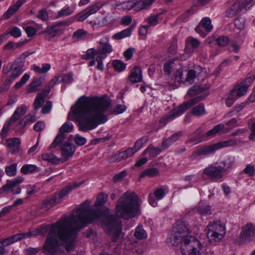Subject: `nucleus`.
Instances as JSON below:
<instances>
[{"instance_id":"nucleus-1","label":"nucleus","mask_w":255,"mask_h":255,"mask_svg":"<svg viewBox=\"0 0 255 255\" xmlns=\"http://www.w3.org/2000/svg\"><path fill=\"white\" fill-rule=\"evenodd\" d=\"M98 219L99 217L90 209V202L86 201L68 217L62 218L51 225L43 246L44 253L53 255L63 247L70 251L74 246L77 232Z\"/></svg>"},{"instance_id":"nucleus-2","label":"nucleus","mask_w":255,"mask_h":255,"mask_svg":"<svg viewBox=\"0 0 255 255\" xmlns=\"http://www.w3.org/2000/svg\"><path fill=\"white\" fill-rule=\"evenodd\" d=\"M108 106V102L105 99L91 101L82 97L71 107L68 118L69 120L77 121L81 130H91L107 121L104 112Z\"/></svg>"},{"instance_id":"nucleus-3","label":"nucleus","mask_w":255,"mask_h":255,"mask_svg":"<svg viewBox=\"0 0 255 255\" xmlns=\"http://www.w3.org/2000/svg\"><path fill=\"white\" fill-rule=\"evenodd\" d=\"M188 225L184 221H178L169 233L166 242L169 246L180 244L182 255H200L202 245L195 237L189 235Z\"/></svg>"},{"instance_id":"nucleus-4","label":"nucleus","mask_w":255,"mask_h":255,"mask_svg":"<svg viewBox=\"0 0 255 255\" xmlns=\"http://www.w3.org/2000/svg\"><path fill=\"white\" fill-rule=\"evenodd\" d=\"M139 214L138 196L132 192H126L119 199L116 208V215L128 220Z\"/></svg>"},{"instance_id":"nucleus-5","label":"nucleus","mask_w":255,"mask_h":255,"mask_svg":"<svg viewBox=\"0 0 255 255\" xmlns=\"http://www.w3.org/2000/svg\"><path fill=\"white\" fill-rule=\"evenodd\" d=\"M49 149L50 152L42 154V159L53 164H60L73 156L76 147L74 144H51Z\"/></svg>"},{"instance_id":"nucleus-6","label":"nucleus","mask_w":255,"mask_h":255,"mask_svg":"<svg viewBox=\"0 0 255 255\" xmlns=\"http://www.w3.org/2000/svg\"><path fill=\"white\" fill-rule=\"evenodd\" d=\"M100 218L104 229L112 236L113 241L116 242L122 230L120 220L114 215L104 216Z\"/></svg>"},{"instance_id":"nucleus-7","label":"nucleus","mask_w":255,"mask_h":255,"mask_svg":"<svg viewBox=\"0 0 255 255\" xmlns=\"http://www.w3.org/2000/svg\"><path fill=\"white\" fill-rule=\"evenodd\" d=\"M206 236L210 243L221 241L226 234L225 225L221 221L209 223L206 229Z\"/></svg>"},{"instance_id":"nucleus-8","label":"nucleus","mask_w":255,"mask_h":255,"mask_svg":"<svg viewBox=\"0 0 255 255\" xmlns=\"http://www.w3.org/2000/svg\"><path fill=\"white\" fill-rule=\"evenodd\" d=\"M24 62L20 60H15L10 68L11 73L6 79L7 85H11L12 82L23 72Z\"/></svg>"},{"instance_id":"nucleus-9","label":"nucleus","mask_w":255,"mask_h":255,"mask_svg":"<svg viewBox=\"0 0 255 255\" xmlns=\"http://www.w3.org/2000/svg\"><path fill=\"white\" fill-rule=\"evenodd\" d=\"M223 173L219 165L211 164L203 170V174L212 179L222 181L223 178Z\"/></svg>"},{"instance_id":"nucleus-10","label":"nucleus","mask_w":255,"mask_h":255,"mask_svg":"<svg viewBox=\"0 0 255 255\" xmlns=\"http://www.w3.org/2000/svg\"><path fill=\"white\" fill-rule=\"evenodd\" d=\"M251 0H237L226 11V16L233 17L239 13L242 9L252 3Z\"/></svg>"},{"instance_id":"nucleus-11","label":"nucleus","mask_w":255,"mask_h":255,"mask_svg":"<svg viewBox=\"0 0 255 255\" xmlns=\"http://www.w3.org/2000/svg\"><path fill=\"white\" fill-rule=\"evenodd\" d=\"M109 37L107 36L103 37L98 42L97 52V56H101L106 58L107 54L113 51L112 45L109 43Z\"/></svg>"},{"instance_id":"nucleus-12","label":"nucleus","mask_w":255,"mask_h":255,"mask_svg":"<svg viewBox=\"0 0 255 255\" xmlns=\"http://www.w3.org/2000/svg\"><path fill=\"white\" fill-rule=\"evenodd\" d=\"M235 163V158L233 156L226 155L221 156L216 161V165H219L224 173L230 170Z\"/></svg>"},{"instance_id":"nucleus-13","label":"nucleus","mask_w":255,"mask_h":255,"mask_svg":"<svg viewBox=\"0 0 255 255\" xmlns=\"http://www.w3.org/2000/svg\"><path fill=\"white\" fill-rule=\"evenodd\" d=\"M241 237L242 242L255 240V226L252 223L247 224L243 229Z\"/></svg>"},{"instance_id":"nucleus-14","label":"nucleus","mask_w":255,"mask_h":255,"mask_svg":"<svg viewBox=\"0 0 255 255\" xmlns=\"http://www.w3.org/2000/svg\"><path fill=\"white\" fill-rule=\"evenodd\" d=\"M85 182V180H82L80 182H74L72 183L68 184L62 190L60 191L57 196L55 198L57 200H59L60 202L68 194H69L72 190L79 187Z\"/></svg>"},{"instance_id":"nucleus-15","label":"nucleus","mask_w":255,"mask_h":255,"mask_svg":"<svg viewBox=\"0 0 255 255\" xmlns=\"http://www.w3.org/2000/svg\"><path fill=\"white\" fill-rule=\"evenodd\" d=\"M228 144H206L198 149L195 154L199 155H207L216 150L227 146Z\"/></svg>"},{"instance_id":"nucleus-16","label":"nucleus","mask_w":255,"mask_h":255,"mask_svg":"<svg viewBox=\"0 0 255 255\" xmlns=\"http://www.w3.org/2000/svg\"><path fill=\"white\" fill-rule=\"evenodd\" d=\"M225 126L224 125H218L212 129L208 131L205 134H203V138L205 141L211 139L217 134L221 133L223 132Z\"/></svg>"},{"instance_id":"nucleus-17","label":"nucleus","mask_w":255,"mask_h":255,"mask_svg":"<svg viewBox=\"0 0 255 255\" xmlns=\"http://www.w3.org/2000/svg\"><path fill=\"white\" fill-rule=\"evenodd\" d=\"M182 114V112L178 107L177 108H175L173 110L171 111L168 114L166 115L163 117L160 120V123L165 125L166 123L173 120L176 117L179 116Z\"/></svg>"},{"instance_id":"nucleus-18","label":"nucleus","mask_w":255,"mask_h":255,"mask_svg":"<svg viewBox=\"0 0 255 255\" xmlns=\"http://www.w3.org/2000/svg\"><path fill=\"white\" fill-rule=\"evenodd\" d=\"M128 79L132 83L140 82L142 80V74L141 69L137 67H134L131 71L128 76Z\"/></svg>"},{"instance_id":"nucleus-19","label":"nucleus","mask_w":255,"mask_h":255,"mask_svg":"<svg viewBox=\"0 0 255 255\" xmlns=\"http://www.w3.org/2000/svg\"><path fill=\"white\" fill-rule=\"evenodd\" d=\"M204 97L202 95L199 96L197 97L193 98L190 100H189L186 103H184L178 106V108L180 110L182 114L189 108L192 106L195 105L197 103L203 100Z\"/></svg>"},{"instance_id":"nucleus-20","label":"nucleus","mask_w":255,"mask_h":255,"mask_svg":"<svg viewBox=\"0 0 255 255\" xmlns=\"http://www.w3.org/2000/svg\"><path fill=\"white\" fill-rule=\"evenodd\" d=\"M135 27V24L131 25L129 27L125 29L120 32L115 33L112 38L115 40H120L129 36Z\"/></svg>"},{"instance_id":"nucleus-21","label":"nucleus","mask_w":255,"mask_h":255,"mask_svg":"<svg viewBox=\"0 0 255 255\" xmlns=\"http://www.w3.org/2000/svg\"><path fill=\"white\" fill-rule=\"evenodd\" d=\"M26 112V108L25 106L21 105L16 108L14 113L9 119V121L12 123L19 120Z\"/></svg>"},{"instance_id":"nucleus-22","label":"nucleus","mask_w":255,"mask_h":255,"mask_svg":"<svg viewBox=\"0 0 255 255\" xmlns=\"http://www.w3.org/2000/svg\"><path fill=\"white\" fill-rule=\"evenodd\" d=\"M48 94L49 93L44 90L42 92L39 93L37 95L33 104L34 108L35 110L41 107L44 103V99Z\"/></svg>"},{"instance_id":"nucleus-23","label":"nucleus","mask_w":255,"mask_h":255,"mask_svg":"<svg viewBox=\"0 0 255 255\" xmlns=\"http://www.w3.org/2000/svg\"><path fill=\"white\" fill-rule=\"evenodd\" d=\"M26 0H18L15 4L11 5L9 7L7 11L5 12V15L6 17L9 18L13 14H14L19 8L26 2Z\"/></svg>"},{"instance_id":"nucleus-24","label":"nucleus","mask_w":255,"mask_h":255,"mask_svg":"<svg viewBox=\"0 0 255 255\" xmlns=\"http://www.w3.org/2000/svg\"><path fill=\"white\" fill-rule=\"evenodd\" d=\"M24 181V178L21 176H18L12 180L8 181L6 184L2 187L4 191L13 188L14 187L20 184Z\"/></svg>"},{"instance_id":"nucleus-25","label":"nucleus","mask_w":255,"mask_h":255,"mask_svg":"<svg viewBox=\"0 0 255 255\" xmlns=\"http://www.w3.org/2000/svg\"><path fill=\"white\" fill-rule=\"evenodd\" d=\"M39 171V168L34 164H25L20 168V172L23 174H31Z\"/></svg>"},{"instance_id":"nucleus-26","label":"nucleus","mask_w":255,"mask_h":255,"mask_svg":"<svg viewBox=\"0 0 255 255\" xmlns=\"http://www.w3.org/2000/svg\"><path fill=\"white\" fill-rule=\"evenodd\" d=\"M41 84L40 79H34L33 81L27 86L26 88L27 92L28 93L36 92L38 90Z\"/></svg>"},{"instance_id":"nucleus-27","label":"nucleus","mask_w":255,"mask_h":255,"mask_svg":"<svg viewBox=\"0 0 255 255\" xmlns=\"http://www.w3.org/2000/svg\"><path fill=\"white\" fill-rule=\"evenodd\" d=\"M200 70H202V68L200 66L195 67L194 69L189 70L185 81L189 84H192L197 76V71H199Z\"/></svg>"},{"instance_id":"nucleus-28","label":"nucleus","mask_w":255,"mask_h":255,"mask_svg":"<svg viewBox=\"0 0 255 255\" xmlns=\"http://www.w3.org/2000/svg\"><path fill=\"white\" fill-rule=\"evenodd\" d=\"M243 83H240L236 85L235 88L232 91L234 92L238 97H242L245 95L247 93L248 89L247 86L243 84Z\"/></svg>"},{"instance_id":"nucleus-29","label":"nucleus","mask_w":255,"mask_h":255,"mask_svg":"<svg viewBox=\"0 0 255 255\" xmlns=\"http://www.w3.org/2000/svg\"><path fill=\"white\" fill-rule=\"evenodd\" d=\"M155 0H140L136 1V11H139L150 6Z\"/></svg>"},{"instance_id":"nucleus-30","label":"nucleus","mask_w":255,"mask_h":255,"mask_svg":"<svg viewBox=\"0 0 255 255\" xmlns=\"http://www.w3.org/2000/svg\"><path fill=\"white\" fill-rule=\"evenodd\" d=\"M59 203L60 201L54 197L48 200L44 201L42 203L41 208L45 210H47Z\"/></svg>"},{"instance_id":"nucleus-31","label":"nucleus","mask_w":255,"mask_h":255,"mask_svg":"<svg viewBox=\"0 0 255 255\" xmlns=\"http://www.w3.org/2000/svg\"><path fill=\"white\" fill-rule=\"evenodd\" d=\"M48 228L46 226H42L33 231H29V237H34L39 235H44L48 231Z\"/></svg>"},{"instance_id":"nucleus-32","label":"nucleus","mask_w":255,"mask_h":255,"mask_svg":"<svg viewBox=\"0 0 255 255\" xmlns=\"http://www.w3.org/2000/svg\"><path fill=\"white\" fill-rule=\"evenodd\" d=\"M88 32L84 29H79L76 30L72 35V39L79 41L84 39L87 35Z\"/></svg>"},{"instance_id":"nucleus-33","label":"nucleus","mask_w":255,"mask_h":255,"mask_svg":"<svg viewBox=\"0 0 255 255\" xmlns=\"http://www.w3.org/2000/svg\"><path fill=\"white\" fill-rule=\"evenodd\" d=\"M159 174V171L155 168H152L146 169L143 171L140 176V178H143L145 176H148L150 177H154L157 175Z\"/></svg>"},{"instance_id":"nucleus-34","label":"nucleus","mask_w":255,"mask_h":255,"mask_svg":"<svg viewBox=\"0 0 255 255\" xmlns=\"http://www.w3.org/2000/svg\"><path fill=\"white\" fill-rule=\"evenodd\" d=\"M238 97L235 93L231 91L230 93L226 95L225 98L226 105L228 107H231L234 102L237 100Z\"/></svg>"},{"instance_id":"nucleus-35","label":"nucleus","mask_w":255,"mask_h":255,"mask_svg":"<svg viewBox=\"0 0 255 255\" xmlns=\"http://www.w3.org/2000/svg\"><path fill=\"white\" fill-rule=\"evenodd\" d=\"M108 195L106 194L101 193L99 194L95 202L96 207H101L103 206L107 201Z\"/></svg>"},{"instance_id":"nucleus-36","label":"nucleus","mask_w":255,"mask_h":255,"mask_svg":"<svg viewBox=\"0 0 255 255\" xmlns=\"http://www.w3.org/2000/svg\"><path fill=\"white\" fill-rule=\"evenodd\" d=\"M191 113L195 116H200L205 114V109L204 105L203 104H201L193 107L192 109Z\"/></svg>"},{"instance_id":"nucleus-37","label":"nucleus","mask_w":255,"mask_h":255,"mask_svg":"<svg viewBox=\"0 0 255 255\" xmlns=\"http://www.w3.org/2000/svg\"><path fill=\"white\" fill-rule=\"evenodd\" d=\"M136 0H131L123 2L120 5L121 8L124 10H128L134 8V10H136Z\"/></svg>"},{"instance_id":"nucleus-38","label":"nucleus","mask_w":255,"mask_h":255,"mask_svg":"<svg viewBox=\"0 0 255 255\" xmlns=\"http://www.w3.org/2000/svg\"><path fill=\"white\" fill-rule=\"evenodd\" d=\"M41 34H45V38L46 40H50L51 38H53L57 36L55 33V31L52 27V25L48 26L44 31L41 32Z\"/></svg>"},{"instance_id":"nucleus-39","label":"nucleus","mask_w":255,"mask_h":255,"mask_svg":"<svg viewBox=\"0 0 255 255\" xmlns=\"http://www.w3.org/2000/svg\"><path fill=\"white\" fill-rule=\"evenodd\" d=\"M134 236L138 240L144 239L147 238V234L141 226H138L134 233Z\"/></svg>"},{"instance_id":"nucleus-40","label":"nucleus","mask_w":255,"mask_h":255,"mask_svg":"<svg viewBox=\"0 0 255 255\" xmlns=\"http://www.w3.org/2000/svg\"><path fill=\"white\" fill-rule=\"evenodd\" d=\"M60 79V75H56L53 79L51 80L50 82L45 87L44 90L47 92V93H49L51 89L54 85L61 83V80Z\"/></svg>"},{"instance_id":"nucleus-41","label":"nucleus","mask_w":255,"mask_h":255,"mask_svg":"<svg viewBox=\"0 0 255 255\" xmlns=\"http://www.w3.org/2000/svg\"><path fill=\"white\" fill-rule=\"evenodd\" d=\"M200 23L207 32H209L212 30L213 26L211 25V20L209 18H203Z\"/></svg>"},{"instance_id":"nucleus-42","label":"nucleus","mask_w":255,"mask_h":255,"mask_svg":"<svg viewBox=\"0 0 255 255\" xmlns=\"http://www.w3.org/2000/svg\"><path fill=\"white\" fill-rule=\"evenodd\" d=\"M17 164L13 163L9 166H7L5 168L6 174L10 177L14 176L16 174Z\"/></svg>"},{"instance_id":"nucleus-43","label":"nucleus","mask_w":255,"mask_h":255,"mask_svg":"<svg viewBox=\"0 0 255 255\" xmlns=\"http://www.w3.org/2000/svg\"><path fill=\"white\" fill-rule=\"evenodd\" d=\"M127 158V153L124 151L112 156L110 159V161L112 162H119Z\"/></svg>"},{"instance_id":"nucleus-44","label":"nucleus","mask_w":255,"mask_h":255,"mask_svg":"<svg viewBox=\"0 0 255 255\" xmlns=\"http://www.w3.org/2000/svg\"><path fill=\"white\" fill-rule=\"evenodd\" d=\"M103 5L100 2H97L86 9V11L89 14V15L97 12L102 7Z\"/></svg>"},{"instance_id":"nucleus-45","label":"nucleus","mask_w":255,"mask_h":255,"mask_svg":"<svg viewBox=\"0 0 255 255\" xmlns=\"http://www.w3.org/2000/svg\"><path fill=\"white\" fill-rule=\"evenodd\" d=\"M97 50L94 48H90L87 50L85 54L81 56V58L84 60L94 59V56L97 55Z\"/></svg>"},{"instance_id":"nucleus-46","label":"nucleus","mask_w":255,"mask_h":255,"mask_svg":"<svg viewBox=\"0 0 255 255\" xmlns=\"http://www.w3.org/2000/svg\"><path fill=\"white\" fill-rule=\"evenodd\" d=\"M204 89L198 85H195L191 88L188 91L190 96H194L203 92Z\"/></svg>"},{"instance_id":"nucleus-47","label":"nucleus","mask_w":255,"mask_h":255,"mask_svg":"<svg viewBox=\"0 0 255 255\" xmlns=\"http://www.w3.org/2000/svg\"><path fill=\"white\" fill-rule=\"evenodd\" d=\"M161 152V150L153 147L152 145H150L149 147L144 151V154L149 153L151 157H154L159 154Z\"/></svg>"},{"instance_id":"nucleus-48","label":"nucleus","mask_w":255,"mask_h":255,"mask_svg":"<svg viewBox=\"0 0 255 255\" xmlns=\"http://www.w3.org/2000/svg\"><path fill=\"white\" fill-rule=\"evenodd\" d=\"M249 128L252 131L250 135V138L255 141V119H251L248 123Z\"/></svg>"},{"instance_id":"nucleus-49","label":"nucleus","mask_w":255,"mask_h":255,"mask_svg":"<svg viewBox=\"0 0 255 255\" xmlns=\"http://www.w3.org/2000/svg\"><path fill=\"white\" fill-rule=\"evenodd\" d=\"M229 42V39L226 36H220L216 39V43L219 46H226Z\"/></svg>"},{"instance_id":"nucleus-50","label":"nucleus","mask_w":255,"mask_h":255,"mask_svg":"<svg viewBox=\"0 0 255 255\" xmlns=\"http://www.w3.org/2000/svg\"><path fill=\"white\" fill-rule=\"evenodd\" d=\"M126 64L120 60H114L113 61V67L114 69L118 72L123 71L126 68Z\"/></svg>"},{"instance_id":"nucleus-51","label":"nucleus","mask_w":255,"mask_h":255,"mask_svg":"<svg viewBox=\"0 0 255 255\" xmlns=\"http://www.w3.org/2000/svg\"><path fill=\"white\" fill-rule=\"evenodd\" d=\"M141 148L140 144H134V146L132 148H129L127 150H125L126 152L128 158L132 156L136 153L139 149Z\"/></svg>"},{"instance_id":"nucleus-52","label":"nucleus","mask_w":255,"mask_h":255,"mask_svg":"<svg viewBox=\"0 0 255 255\" xmlns=\"http://www.w3.org/2000/svg\"><path fill=\"white\" fill-rule=\"evenodd\" d=\"M28 232L17 234L11 237L13 243H15L22 239L29 238Z\"/></svg>"},{"instance_id":"nucleus-53","label":"nucleus","mask_w":255,"mask_h":255,"mask_svg":"<svg viewBox=\"0 0 255 255\" xmlns=\"http://www.w3.org/2000/svg\"><path fill=\"white\" fill-rule=\"evenodd\" d=\"M174 65V62L173 60H169L165 62L163 67L164 72L168 75L170 74L173 68Z\"/></svg>"},{"instance_id":"nucleus-54","label":"nucleus","mask_w":255,"mask_h":255,"mask_svg":"<svg viewBox=\"0 0 255 255\" xmlns=\"http://www.w3.org/2000/svg\"><path fill=\"white\" fill-rule=\"evenodd\" d=\"M73 128V126L70 122H66L60 128V131L63 133L71 132Z\"/></svg>"},{"instance_id":"nucleus-55","label":"nucleus","mask_w":255,"mask_h":255,"mask_svg":"<svg viewBox=\"0 0 255 255\" xmlns=\"http://www.w3.org/2000/svg\"><path fill=\"white\" fill-rule=\"evenodd\" d=\"M69 139L71 141H74L75 143H85L86 142L85 138L78 134H76L74 136L71 135L69 137Z\"/></svg>"},{"instance_id":"nucleus-56","label":"nucleus","mask_w":255,"mask_h":255,"mask_svg":"<svg viewBox=\"0 0 255 255\" xmlns=\"http://www.w3.org/2000/svg\"><path fill=\"white\" fill-rule=\"evenodd\" d=\"M30 76L28 74L25 73L22 77L20 80L16 82L14 85L16 89H19L29 79Z\"/></svg>"},{"instance_id":"nucleus-57","label":"nucleus","mask_w":255,"mask_h":255,"mask_svg":"<svg viewBox=\"0 0 255 255\" xmlns=\"http://www.w3.org/2000/svg\"><path fill=\"white\" fill-rule=\"evenodd\" d=\"M188 142H195L196 143H200L201 142L205 141V138H203V134H197L192 135L189 139Z\"/></svg>"},{"instance_id":"nucleus-58","label":"nucleus","mask_w":255,"mask_h":255,"mask_svg":"<svg viewBox=\"0 0 255 255\" xmlns=\"http://www.w3.org/2000/svg\"><path fill=\"white\" fill-rule=\"evenodd\" d=\"M186 42L190 44L194 48H197L200 44V41L197 39L191 37L187 38Z\"/></svg>"},{"instance_id":"nucleus-59","label":"nucleus","mask_w":255,"mask_h":255,"mask_svg":"<svg viewBox=\"0 0 255 255\" xmlns=\"http://www.w3.org/2000/svg\"><path fill=\"white\" fill-rule=\"evenodd\" d=\"M73 13V10H71L69 7H66L65 8H63L61 9L59 12H58L57 17L58 18L62 17V16H66L70 15Z\"/></svg>"},{"instance_id":"nucleus-60","label":"nucleus","mask_w":255,"mask_h":255,"mask_svg":"<svg viewBox=\"0 0 255 255\" xmlns=\"http://www.w3.org/2000/svg\"><path fill=\"white\" fill-rule=\"evenodd\" d=\"M24 30L28 37H33L37 32V29L31 26H28L24 28Z\"/></svg>"},{"instance_id":"nucleus-61","label":"nucleus","mask_w":255,"mask_h":255,"mask_svg":"<svg viewBox=\"0 0 255 255\" xmlns=\"http://www.w3.org/2000/svg\"><path fill=\"white\" fill-rule=\"evenodd\" d=\"M12 123L9 120L7 121L3 125L1 131L0 135L2 137H5L9 130V127Z\"/></svg>"},{"instance_id":"nucleus-62","label":"nucleus","mask_w":255,"mask_h":255,"mask_svg":"<svg viewBox=\"0 0 255 255\" xmlns=\"http://www.w3.org/2000/svg\"><path fill=\"white\" fill-rule=\"evenodd\" d=\"M60 78L61 82L65 83H70L73 81V77L71 74H60Z\"/></svg>"},{"instance_id":"nucleus-63","label":"nucleus","mask_w":255,"mask_h":255,"mask_svg":"<svg viewBox=\"0 0 255 255\" xmlns=\"http://www.w3.org/2000/svg\"><path fill=\"white\" fill-rule=\"evenodd\" d=\"M182 134V132L181 131H178L167 139L166 141L168 143L176 142L181 136Z\"/></svg>"},{"instance_id":"nucleus-64","label":"nucleus","mask_w":255,"mask_h":255,"mask_svg":"<svg viewBox=\"0 0 255 255\" xmlns=\"http://www.w3.org/2000/svg\"><path fill=\"white\" fill-rule=\"evenodd\" d=\"M245 19L242 17H238L235 20L236 27L239 29H243L245 27Z\"/></svg>"}]
</instances>
